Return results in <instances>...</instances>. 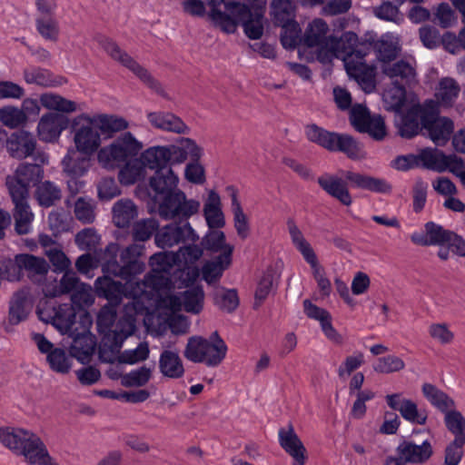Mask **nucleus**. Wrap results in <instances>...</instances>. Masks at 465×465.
Listing matches in <instances>:
<instances>
[{
    "mask_svg": "<svg viewBox=\"0 0 465 465\" xmlns=\"http://www.w3.org/2000/svg\"><path fill=\"white\" fill-rule=\"evenodd\" d=\"M144 254V245L133 243L120 251L117 243H109L99 255L97 262L104 274H109L131 283L145 270V262L141 260Z\"/></svg>",
    "mask_w": 465,
    "mask_h": 465,
    "instance_id": "f257e3e1",
    "label": "nucleus"
},
{
    "mask_svg": "<svg viewBox=\"0 0 465 465\" xmlns=\"http://www.w3.org/2000/svg\"><path fill=\"white\" fill-rule=\"evenodd\" d=\"M341 174L345 180L326 173L318 177L317 183L326 193L346 206H350L352 203L351 195L348 189V183L351 187L377 193L387 194L392 191L391 184L382 178L351 171H341Z\"/></svg>",
    "mask_w": 465,
    "mask_h": 465,
    "instance_id": "f03ea898",
    "label": "nucleus"
},
{
    "mask_svg": "<svg viewBox=\"0 0 465 465\" xmlns=\"http://www.w3.org/2000/svg\"><path fill=\"white\" fill-rule=\"evenodd\" d=\"M143 144L130 132H125L114 139L109 145L98 152V162L108 170L120 168L127 161L136 157Z\"/></svg>",
    "mask_w": 465,
    "mask_h": 465,
    "instance_id": "7ed1b4c3",
    "label": "nucleus"
},
{
    "mask_svg": "<svg viewBox=\"0 0 465 465\" xmlns=\"http://www.w3.org/2000/svg\"><path fill=\"white\" fill-rule=\"evenodd\" d=\"M99 45L115 62L132 71L144 84L157 94L167 97L162 84L150 72L139 64L126 51L112 38L103 36L98 40Z\"/></svg>",
    "mask_w": 465,
    "mask_h": 465,
    "instance_id": "20e7f679",
    "label": "nucleus"
},
{
    "mask_svg": "<svg viewBox=\"0 0 465 465\" xmlns=\"http://www.w3.org/2000/svg\"><path fill=\"white\" fill-rule=\"evenodd\" d=\"M226 352L227 345L224 341L211 342L201 336H193L189 338L183 354L190 361L215 367L223 361Z\"/></svg>",
    "mask_w": 465,
    "mask_h": 465,
    "instance_id": "39448f33",
    "label": "nucleus"
},
{
    "mask_svg": "<svg viewBox=\"0 0 465 465\" xmlns=\"http://www.w3.org/2000/svg\"><path fill=\"white\" fill-rule=\"evenodd\" d=\"M200 206L199 201L188 199L183 191H178L159 203L158 213L163 220L185 223L198 213Z\"/></svg>",
    "mask_w": 465,
    "mask_h": 465,
    "instance_id": "423d86ee",
    "label": "nucleus"
},
{
    "mask_svg": "<svg viewBox=\"0 0 465 465\" xmlns=\"http://www.w3.org/2000/svg\"><path fill=\"white\" fill-rule=\"evenodd\" d=\"M295 4L292 0H272L271 15L274 24L282 27L281 42L284 47L296 45L299 25L295 21Z\"/></svg>",
    "mask_w": 465,
    "mask_h": 465,
    "instance_id": "0eeeda50",
    "label": "nucleus"
},
{
    "mask_svg": "<svg viewBox=\"0 0 465 465\" xmlns=\"http://www.w3.org/2000/svg\"><path fill=\"white\" fill-rule=\"evenodd\" d=\"M371 50V45H363L357 51V54H351L344 58V66L348 75L353 78L366 93L372 92L376 85V66L368 64L365 59Z\"/></svg>",
    "mask_w": 465,
    "mask_h": 465,
    "instance_id": "6e6552de",
    "label": "nucleus"
},
{
    "mask_svg": "<svg viewBox=\"0 0 465 465\" xmlns=\"http://www.w3.org/2000/svg\"><path fill=\"white\" fill-rule=\"evenodd\" d=\"M396 454L387 457L385 465L424 464L432 457L433 448L429 440L417 442L408 439L400 442Z\"/></svg>",
    "mask_w": 465,
    "mask_h": 465,
    "instance_id": "1a4fd4ad",
    "label": "nucleus"
},
{
    "mask_svg": "<svg viewBox=\"0 0 465 465\" xmlns=\"http://www.w3.org/2000/svg\"><path fill=\"white\" fill-rule=\"evenodd\" d=\"M36 314L40 321L51 323L62 333L69 331L75 322V311L72 304L45 300L40 301L36 308Z\"/></svg>",
    "mask_w": 465,
    "mask_h": 465,
    "instance_id": "9d476101",
    "label": "nucleus"
},
{
    "mask_svg": "<svg viewBox=\"0 0 465 465\" xmlns=\"http://www.w3.org/2000/svg\"><path fill=\"white\" fill-rule=\"evenodd\" d=\"M198 235L192 228L190 223H180L173 222L165 225L155 234V243L160 248H167L177 245L181 242H194Z\"/></svg>",
    "mask_w": 465,
    "mask_h": 465,
    "instance_id": "9b49d317",
    "label": "nucleus"
},
{
    "mask_svg": "<svg viewBox=\"0 0 465 465\" xmlns=\"http://www.w3.org/2000/svg\"><path fill=\"white\" fill-rule=\"evenodd\" d=\"M428 109L420 104L410 107L405 113L398 112L394 116L397 134L405 139L416 136L423 129V116Z\"/></svg>",
    "mask_w": 465,
    "mask_h": 465,
    "instance_id": "f8f14e48",
    "label": "nucleus"
},
{
    "mask_svg": "<svg viewBox=\"0 0 465 465\" xmlns=\"http://www.w3.org/2000/svg\"><path fill=\"white\" fill-rule=\"evenodd\" d=\"M43 176L41 165L36 163H21L14 175L6 177V186L9 193L15 191L23 193L24 195H29V186L35 184Z\"/></svg>",
    "mask_w": 465,
    "mask_h": 465,
    "instance_id": "ddd939ff",
    "label": "nucleus"
},
{
    "mask_svg": "<svg viewBox=\"0 0 465 465\" xmlns=\"http://www.w3.org/2000/svg\"><path fill=\"white\" fill-rule=\"evenodd\" d=\"M18 454L23 455L25 461L30 465H58L49 454L41 438L32 431L27 436Z\"/></svg>",
    "mask_w": 465,
    "mask_h": 465,
    "instance_id": "4468645a",
    "label": "nucleus"
},
{
    "mask_svg": "<svg viewBox=\"0 0 465 465\" xmlns=\"http://www.w3.org/2000/svg\"><path fill=\"white\" fill-rule=\"evenodd\" d=\"M381 71L391 80L392 84L410 87L417 83L416 63L413 60L400 59L383 64Z\"/></svg>",
    "mask_w": 465,
    "mask_h": 465,
    "instance_id": "2eb2a0df",
    "label": "nucleus"
},
{
    "mask_svg": "<svg viewBox=\"0 0 465 465\" xmlns=\"http://www.w3.org/2000/svg\"><path fill=\"white\" fill-rule=\"evenodd\" d=\"M423 129L436 145H443L453 132V122L447 117H438L433 110L423 116Z\"/></svg>",
    "mask_w": 465,
    "mask_h": 465,
    "instance_id": "dca6fc26",
    "label": "nucleus"
},
{
    "mask_svg": "<svg viewBox=\"0 0 465 465\" xmlns=\"http://www.w3.org/2000/svg\"><path fill=\"white\" fill-rule=\"evenodd\" d=\"M388 406L398 411L401 417L413 424L424 425L428 419V412L425 409H419L418 405L411 400L401 399V394H389L385 397Z\"/></svg>",
    "mask_w": 465,
    "mask_h": 465,
    "instance_id": "f3484780",
    "label": "nucleus"
},
{
    "mask_svg": "<svg viewBox=\"0 0 465 465\" xmlns=\"http://www.w3.org/2000/svg\"><path fill=\"white\" fill-rule=\"evenodd\" d=\"M14 203L13 216L15 219V231L19 235L28 234L32 230L35 215L28 203L29 195L15 191L10 193Z\"/></svg>",
    "mask_w": 465,
    "mask_h": 465,
    "instance_id": "a211bd4d",
    "label": "nucleus"
},
{
    "mask_svg": "<svg viewBox=\"0 0 465 465\" xmlns=\"http://www.w3.org/2000/svg\"><path fill=\"white\" fill-rule=\"evenodd\" d=\"M68 124L67 116L58 113H47L41 117L37 124L38 136L43 142L54 143L58 140Z\"/></svg>",
    "mask_w": 465,
    "mask_h": 465,
    "instance_id": "6ab92c4d",
    "label": "nucleus"
},
{
    "mask_svg": "<svg viewBox=\"0 0 465 465\" xmlns=\"http://www.w3.org/2000/svg\"><path fill=\"white\" fill-rule=\"evenodd\" d=\"M204 292L201 285H194L184 292H179L169 298L170 307L173 311H180L182 308L187 312L199 313L203 305Z\"/></svg>",
    "mask_w": 465,
    "mask_h": 465,
    "instance_id": "aec40b11",
    "label": "nucleus"
},
{
    "mask_svg": "<svg viewBox=\"0 0 465 465\" xmlns=\"http://www.w3.org/2000/svg\"><path fill=\"white\" fill-rule=\"evenodd\" d=\"M34 306V300L29 288H22L15 292L9 302L8 322L17 325L28 318Z\"/></svg>",
    "mask_w": 465,
    "mask_h": 465,
    "instance_id": "412c9836",
    "label": "nucleus"
},
{
    "mask_svg": "<svg viewBox=\"0 0 465 465\" xmlns=\"http://www.w3.org/2000/svg\"><path fill=\"white\" fill-rule=\"evenodd\" d=\"M178 176L173 173L171 167H163L156 170L154 174L150 178L149 184L155 193V198L159 203L181 191L178 186Z\"/></svg>",
    "mask_w": 465,
    "mask_h": 465,
    "instance_id": "4be33fe9",
    "label": "nucleus"
},
{
    "mask_svg": "<svg viewBox=\"0 0 465 465\" xmlns=\"http://www.w3.org/2000/svg\"><path fill=\"white\" fill-rule=\"evenodd\" d=\"M238 12L233 14L242 24L245 35L250 39H260L263 35V16L265 10L257 8L251 10L248 5L237 6Z\"/></svg>",
    "mask_w": 465,
    "mask_h": 465,
    "instance_id": "5701e85b",
    "label": "nucleus"
},
{
    "mask_svg": "<svg viewBox=\"0 0 465 465\" xmlns=\"http://www.w3.org/2000/svg\"><path fill=\"white\" fill-rule=\"evenodd\" d=\"M303 309L309 318L320 322L322 330L328 340L339 345L343 343V338L332 326L331 315L327 310L318 307L310 300L303 301Z\"/></svg>",
    "mask_w": 465,
    "mask_h": 465,
    "instance_id": "b1692460",
    "label": "nucleus"
},
{
    "mask_svg": "<svg viewBox=\"0 0 465 465\" xmlns=\"http://www.w3.org/2000/svg\"><path fill=\"white\" fill-rule=\"evenodd\" d=\"M36 147V140L33 134L17 130L14 132L7 141V152L13 158L22 160L31 156Z\"/></svg>",
    "mask_w": 465,
    "mask_h": 465,
    "instance_id": "393cba45",
    "label": "nucleus"
},
{
    "mask_svg": "<svg viewBox=\"0 0 465 465\" xmlns=\"http://www.w3.org/2000/svg\"><path fill=\"white\" fill-rule=\"evenodd\" d=\"M84 121L86 124H94L98 128L102 134L111 136L113 134L124 131L128 128V122L121 116L114 114H96L90 116L86 114H82L75 119Z\"/></svg>",
    "mask_w": 465,
    "mask_h": 465,
    "instance_id": "a878e982",
    "label": "nucleus"
},
{
    "mask_svg": "<svg viewBox=\"0 0 465 465\" xmlns=\"http://www.w3.org/2000/svg\"><path fill=\"white\" fill-rule=\"evenodd\" d=\"M109 274L104 277H98L95 280L94 286L99 297H104L108 301L107 304L119 306L124 297H128L127 284L113 280Z\"/></svg>",
    "mask_w": 465,
    "mask_h": 465,
    "instance_id": "bb28decb",
    "label": "nucleus"
},
{
    "mask_svg": "<svg viewBox=\"0 0 465 465\" xmlns=\"http://www.w3.org/2000/svg\"><path fill=\"white\" fill-rule=\"evenodd\" d=\"M279 443L281 447L293 459V465H304L306 449L296 434L293 426L279 430Z\"/></svg>",
    "mask_w": 465,
    "mask_h": 465,
    "instance_id": "cd10ccee",
    "label": "nucleus"
},
{
    "mask_svg": "<svg viewBox=\"0 0 465 465\" xmlns=\"http://www.w3.org/2000/svg\"><path fill=\"white\" fill-rule=\"evenodd\" d=\"M117 307L114 305L105 304L100 310L96 324L97 329L100 333H104V335H110L113 332L114 342L113 345L119 349L122 346L123 340L126 338L128 335L132 333L131 331H128L126 333L123 334V330H120L121 333H118V330L112 331V327L116 320L117 316Z\"/></svg>",
    "mask_w": 465,
    "mask_h": 465,
    "instance_id": "c85d7f7f",
    "label": "nucleus"
},
{
    "mask_svg": "<svg viewBox=\"0 0 465 465\" xmlns=\"http://www.w3.org/2000/svg\"><path fill=\"white\" fill-rule=\"evenodd\" d=\"M147 119L154 128L178 134H189L190 128L177 115L169 112H153L147 114Z\"/></svg>",
    "mask_w": 465,
    "mask_h": 465,
    "instance_id": "c756f323",
    "label": "nucleus"
},
{
    "mask_svg": "<svg viewBox=\"0 0 465 465\" xmlns=\"http://www.w3.org/2000/svg\"><path fill=\"white\" fill-rule=\"evenodd\" d=\"M232 247H227L223 253L212 261H207L202 267L203 279L208 284L217 282L223 276V272L232 263Z\"/></svg>",
    "mask_w": 465,
    "mask_h": 465,
    "instance_id": "7c9ffc66",
    "label": "nucleus"
},
{
    "mask_svg": "<svg viewBox=\"0 0 465 465\" xmlns=\"http://www.w3.org/2000/svg\"><path fill=\"white\" fill-rule=\"evenodd\" d=\"M94 126V124H87L79 127L74 133L75 147L79 153L85 155L93 154L101 144L100 134Z\"/></svg>",
    "mask_w": 465,
    "mask_h": 465,
    "instance_id": "2f4dec72",
    "label": "nucleus"
},
{
    "mask_svg": "<svg viewBox=\"0 0 465 465\" xmlns=\"http://www.w3.org/2000/svg\"><path fill=\"white\" fill-rule=\"evenodd\" d=\"M358 36L353 32H345L340 38L330 36L328 50L337 58L342 59L357 51L364 45H357Z\"/></svg>",
    "mask_w": 465,
    "mask_h": 465,
    "instance_id": "473e14b6",
    "label": "nucleus"
},
{
    "mask_svg": "<svg viewBox=\"0 0 465 465\" xmlns=\"http://www.w3.org/2000/svg\"><path fill=\"white\" fill-rule=\"evenodd\" d=\"M19 260L27 277L34 283L41 284L49 271L48 262L44 258L28 253H22Z\"/></svg>",
    "mask_w": 465,
    "mask_h": 465,
    "instance_id": "72a5a7b5",
    "label": "nucleus"
},
{
    "mask_svg": "<svg viewBox=\"0 0 465 465\" xmlns=\"http://www.w3.org/2000/svg\"><path fill=\"white\" fill-rule=\"evenodd\" d=\"M328 31L329 27L324 20L321 18L314 19L309 24L305 31L303 36L304 45L308 47L320 46L328 49L330 39V36L327 37Z\"/></svg>",
    "mask_w": 465,
    "mask_h": 465,
    "instance_id": "f704fd0d",
    "label": "nucleus"
},
{
    "mask_svg": "<svg viewBox=\"0 0 465 465\" xmlns=\"http://www.w3.org/2000/svg\"><path fill=\"white\" fill-rule=\"evenodd\" d=\"M460 93V86L454 78L443 77L435 89V98L441 107L450 108L454 105Z\"/></svg>",
    "mask_w": 465,
    "mask_h": 465,
    "instance_id": "c9c22d12",
    "label": "nucleus"
},
{
    "mask_svg": "<svg viewBox=\"0 0 465 465\" xmlns=\"http://www.w3.org/2000/svg\"><path fill=\"white\" fill-rule=\"evenodd\" d=\"M138 216L135 203L129 199L118 200L113 207V222L118 228H127Z\"/></svg>",
    "mask_w": 465,
    "mask_h": 465,
    "instance_id": "e433bc0d",
    "label": "nucleus"
},
{
    "mask_svg": "<svg viewBox=\"0 0 465 465\" xmlns=\"http://www.w3.org/2000/svg\"><path fill=\"white\" fill-rule=\"evenodd\" d=\"M160 372L170 379H179L184 374L183 361L175 351L164 350L159 359Z\"/></svg>",
    "mask_w": 465,
    "mask_h": 465,
    "instance_id": "4c0bfd02",
    "label": "nucleus"
},
{
    "mask_svg": "<svg viewBox=\"0 0 465 465\" xmlns=\"http://www.w3.org/2000/svg\"><path fill=\"white\" fill-rule=\"evenodd\" d=\"M421 391L427 401L442 413L455 408V401L435 385L424 383Z\"/></svg>",
    "mask_w": 465,
    "mask_h": 465,
    "instance_id": "58836bf2",
    "label": "nucleus"
},
{
    "mask_svg": "<svg viewBox=\"0 0 465 465\" xmlns=\"http://www.w3.org/2000/svg\"><path fill=\"white\" fill-rule=\"evenodd\" d=\"M63 170L68 177L80 178L90 167V159L69 151L62 161Z\"/></svg>",
    "mask_w": 465,
    "mask_h": 465,
    "instance_id": "ea45409f",
    "label": "nucleus"
},
{
    "mask_svg": "<svg viewBox=\"0 0 465 465\" xmlns=\"http://www.w3.org/2000/svg\"><path fill=\"white\" fill-rule=\"evenodd\" d=\"M142 163L150 169L168 167L170 152L167 146H153L145 150L141 155Z\"/></svg>",
    "mask_w": 465,
    "mask_h": 465,
    "instance_id": "a19ab883",
    "label": "nucleus"
},
{
    "mask_svg": "<svg viewBox=\"0 0 465 465\" xmlns=\"http://www.w3.org/2000/svg\"><path fill=\"white\" fill-rule=\"evenodd\" d=\"M226 191L232 200V210L233 213L234 227L237 233L242 238H246L249 233V224L246 215L244 214L241 203L238 200V192L234 186H228Z\"/></svg>",
    "mask_w": 465,
    "mask_h": 465,
    "instance_id": "79ce46f5",
    "label": "nucleus"
},
{
    "mask_svg": "<svg viewBox=\"0 0 465 465\" xmlns=\"http://www.w3.org/2000/svg\"><path fill=\"white\" fill-rule=\"evenodd\" d=\"M35 198L42 207H51L62 198V191L54 183L45 181L35 189Z\"/></svg>",
    "mask_w": 465,
    "mask_h": 465,
    "instance_id": "37998d69",
    "label": "nucleus"
},
{
    "mask_svg": "<svg viewBox=\"0 0 465 465\" xmlns=\"http://www.w3.org/2000/svg\"><path fill=\"white\" fill-rule=\"evenodd\" d=\"M30 432L20 428H0V442L18 454Z\"/></svg>",
    "mask_w": 465,
    "mask_h": 465,
    "instance_id": "c03bdc74",
    "label": "nucleus"
},
{
    "mask_svg": "<svg viewBox=\"0 0 465 465\" xmlns=\"http://www.w3.org/2000/svg\"><path fill=\"white\" fill-rule=\"evenodd\" d=\"M331 152H341L350 159H358L361 149L359 143L351 135L335 133Z\"/></svg>",
    "mask_w": 465,
    "mask_h": 465,
    "instance_id": "a18cd8bd",
    "label": "nucleus"
},
{
    "mask_svg": "<svg viewBox=\"0 0 465 465\" xmlns=\"http://www.w3.org/2000/svg\"><path fill=\"white\" fill-rule=\"evenodd\" d=\"M35 27L45 40L53 43L58 41L60 27L54 15H38L35 18Z\"/></svg>",
    "mask_w": 465,
    "mask_h": 465,
    "instance_id": "49530a36",
    "label": "nucleus"
},
{
    "mask_svg": "<svg viewBox=\"0 0 465 465\" xmlns=\"http://www.w3.org/2000/svg\"><path fill=\"white\" fill-rule=\"evenodd\" d=\"M42 106L46 109L63 113H73L77 110L75 102L64 98L55 94L45 93L40 96Z\"/></svg>",
    "mask_w": 465,
    "mask_h": 465,
    "instance_id": "de8ad7c7",
    "label": "nucleus"
},
{
    "mask_svg": "<svg viewBox=\"0 0 465 465\" xmlns=\"http://www.w3.org/2000/svg\"><path fill=\"white\" fill-rule=\"evenodd\" d=\"M277 274L273 268H267L260 279L254 295V308H258L274 288Z\"/></svg>",
    "mask_w": 465,
    "mask_h": 465,
    "instance_id": "09e8293b",
    "label": "nucleus"
},
{
    "mask_svg": "<svg viewBox=\"0 0 465 465\" xmlns=\"http://www.w3.org/2000/svg\"><path fill=\"white\" fill-rule=\"evenodd\" d=\"M46 361L50 369L60 374H67L73 364L72 356L61 348H54L53 351H49Z\"/></svg>",
    "mask_w": 465,
    "mask_h": 465,
    "instance_id": "8fccbe9b",
    "label": "nucleus"
},
{
    "mask_svg": "<svg viewBox=\"0 0 465 465\" xmlns=\"http://www.w3.org/2000/svg\"><path fill=\"white\" fill-rule=\"evenodd\" d=\"M143 173V164L137 159H131L124 163L119 171V181L122 184L130 185L136 183Z\"/></svg>",
    "mask_w": 465,
    "mask_h": 465,
    "instance_id": "3c124183",
    "label": "nucleus"
},
{
    "mask_svg": "<svg viewBox=\"0 0 465 465\" xmlns=\"http://www.w3.org/2000/svg\"><path fill=\"white\" fill-rule=\"evenodd\" d=\"M305 134L310 142L314 143L331 152L335 136L334 132H329L315 124H312L305 127Z\"/></svg>",
    "mask_w": 465,
    "mask_h": 465,
    "instance_id": "603ef678",
    "label": "nucleus"
},
{
    "mask_svg": "<svg viewBox=\"0 0 465 465\" xmlns=\"http://www.w3.org/2000/svg\"><path fill=\"white\" fill-rule=\"evenodd\" d=\"M288 229L292 238V241L295 247L301 252L304 260L308 262L311 260L313 261L316 258V254L312 248L311 244L305 240L302 232L294 223L293 221H288Z\"/></svg>",
    "mask_w": 465,
    "mask_h": 465,
    "instance_id": "864d4df0",
    "label": "nucleus"
},
{
    "mask_svg": "<svg viewBox=\"0 0 465 465\" xmlns=\"http://www.w3.org/2000/svg\"><path fill=\"white\" fill-rule=\"evenodd\" d=\"M444 414L445 426L454 435V440H465V418L461 412L454 408Z\"/></svg>",
    "mask_w": 465,
    "mask_h": 465,
    "instance_id": "5fc2aeb1",
    "label": "nucleus"
},
{
    "mask_svg": "<svg viewBox=\"0 0 465 465\" xmlns=\"http://www.w3.org/2000/svg\"><path fill=\"white\" fill-rule=\"evenodd\" d=\"M213 299L215 305L227 312H232L239 305V298L234 289L218 287L214 291Z\"/></svg>",
    "mask_w": 465,
    "mask_h": 465,
    "instance_id": "6e6d98bb",
    "label": "nucleus"
},
{
    "mask_svg": "<svg viewBox=\"0 0 465 465\" xmlns=\"http://www.w3.org/2000/svg\"><path fill=\"white\" fill-rule=\"evenodd\" d=\"M21 254L15 256V259L5 258L0 261V275L9 282H19L23 276V269L20 263Z\"/></svg>",
    "mask_w": 465,
    "mask_h": 465,
    "instance_id": "4d7b16f0",
    "label": "nucleus"
},
{
    "mask_svg": "<svg viewBox=\"0 0 465 465\" xmlns=\"http://www.w3.org/2000/svg\"><path fill=\"white\" fill-rule=\"evenodd\" d=\"M383 100L388 110L398 113L401 111L406 100V86L401 84H392L391 87L385 90Z\"/></svg>",
    "mask_w": 465,
    "mask_h": 465,
    "instance_id": "13d9d810",
    "label": "nucleus"
},
{
    "mask_svg": "<svg viewBox=\"0 0 465 465\" xmlns=\"http://www.w3.org/2000/svg\"><path fill=\"white\" fill-rule=\"evenodd\" d=\"M159 223L153 218L142 219L133 225L132 236L134 242H145L157 231Z\"/></svg>",
    "mask_w": 465,
    "mask_h": 465,
    "instance_id": "bf43d9fd",
    "label": "nucleus"
},
{
    "mask_svg": "<svg viewBox=\"0 0 465 465\" xmlns=\"http://www.w3.org/2000/svg\"><path fill=\"white\" fill-rule=\"evenodd\" d=\"M210 16L216 25L226 33H234L237 28L239 19L231 12H222L218 6H211Z\"/></svg>",
    "mask_w": 465,
    "mask_h": 465,
    "instance_id": "052dcab7",
    "label": "nucleus"
},
{
    "mask_svg": "<svg viewBox=\"0 0 465 465\" xmlns=\"http://www.w3.org/2000/svg\"><path fill=\"white\" fill-rule=\"evenodd\" d=\"M95 205L91 199L79 197L74 206L75 218L84 224L93 223L95 220Z\"/></svg>",
    "mask_w": 465,
    "mask_h": 465,
    "instance_id": "680f3d73",
    "label": "nucleus"
},
{
    "mask_svg": "<svg viewBox=\"0 0 465 465\" xmlns=\"http://www.w3.org/2000/svg\"><path fill=\"white\" fill-rule=\"evenodd\" d=\"M445 154L436 149H424L417 154L418 165L429 170L441 172Z\"/></svg>",
    "mask_w": 465,
    "mask_h": 465,
    "instance_id": "e2e57ef3",
    "label": "nucleus"
},
{
    "mask_svg": "<svg viewBox=\"0 0 465 465\" xmlns=\"http://www.w3.org/2000/svg\"><path fill=\"white\" fill-rule=\"evenodd\" d=\"M94 341L90 336L81 335L74 339L71 345L72 356L80 361L90 357L94 351Z\"/></svg>",
    "mask_w": 465,
    "mask_h": 465,
    "instance_id": "0e129e2a",
    "label": "nucleus"
},
{
    "mask_svg": "<svg viewBox=\"0 0 465 465\" xmlns=\"http://www.w3.org/2000/svg\"><path fill=\"white\" fill-rule=\"evenodd\" d=\"M374 371L382 374L397 372L405 368L404 361L398 356L387 355L378 358L372 366Z\"/></svg>",
    "mask_w": 465,
    "mask_h": 465,
    "instance_id": "69168bd1",
    "label": "nucleus"
},
{
    "mask_svg": "<svg viewBox=\"0 0 465 465\" xmlns=\"http://www.w3.org/2000/svg\"><path fill=\"white\" fill-rule=\"evenodd\" d=\"M24 78L27 84H35L42 86L54 85L52 74L48 70L39 67L25 69Z\"/></svg>",
    "mask_w": 465,
    "mask_h": 465,
    "instance_id": "338daca9",
    "label": "nucleus"
},
{
    "mask_svg": "<svg viewBox=\"0 0 465 465\" xmlns=\"http://www.w3.org/2000/svg\"><path fill=\"white\" fill-rule=\"evenodd\" d=\"M371 117L368 108L362 104H354L350 110L351 124L360 133H364Z\"/></svg>",
    "mask_w": 465,
    "mask_h": 465,
    "instance_id": "774afa93",
    "label": "nucleus"
}]
</instances>
